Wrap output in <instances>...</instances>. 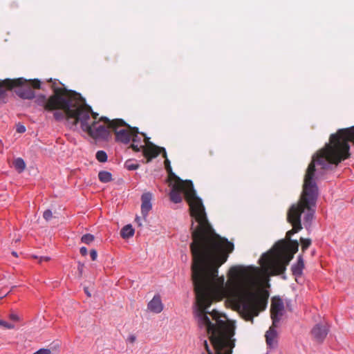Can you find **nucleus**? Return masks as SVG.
<instances>
[{"label": "nucleus", "mask_w": 354, "mask_h": 354, "mask_svg": "<svg viewBox=\"0 0 354 354\" xmlns=\"http://www.w3.org/2000/svg\"><path fill=\"white\" fill-rule=\"evenodd\" d=\"M184 196L194 221L191 225L192 242V279L196 301L194 313L198 326L208 335H234V326L226 323V317L213 310H207L215 295L225 288L223 277L218 275V268L234 250V244L217 234L209 224L202 200L197 196L192 181L173 185L169 198L179 203Z\"/></svg>", "instance_id": "nucleus-1"}, {"label": "nucleus", "mask_w": 354, "mask_h": 354, "mask_svg": "<svg viewBox=\"0 0 354 354\" xmlns=\"http://www.w3.org/2000/svg\"><path fill=\"white\" fill-rule=\"evenodd\" d=\"M49 81L52 83L54 94L48 98L41 95L38 99L39 104L43 106L46 111H55L53 116L57 121L67 117L68 120H73V125L80 122L82 130L94 139L108 138L109 130L97 121V113L93 112L90 106L82 105V97L79 93L59 87L56 80L50 79Z\"/></svg>", "instance_id": "nucleus-2"}, {"label": "nucleus", "mask_w": 354, "mask_h": 354, "mask_svg": "<svg viewBox=\"0 0 354 354\" xmlns=\"http://www.w3.org/2000/svg\"><path fill=\"white\" fill-rule=\"evenodd\" d=\"M324 147L318 151L313 156V160L308 165L304 177L303 185V192L299 201L291 205L287 213V220L292 224L293 228L286 233V238L290 241V237L295 233L298 232L302 229L301 219L303 218L304 225L306 227L310 225L315 212L316 201L318 196V188L315 180V163L321 166L324 170L332 169L336 164H331L330 167L324 168L319 163V159L321 158L322 151Z\"/></svg>", "instance_id": "nucleus-3"}, {"label": "nucleus", "mask_w": 354, "mask_h": 354, "mask_svg": "<svg viewBox=\"0 0 354 354\" xmlns=\"http://www.w3.org/2000/svg\"><path fill=\"white\" fill-rule=\"evenodd\" d=\"M229 274L235 280L240 277H245L237 284L234 297L242 317L252 323L253 317L259 314L257 310L259 298L254 292V281L247 274L245 268L243 266H232L230 269Z\"/></svg>", "instance_id": "nucleus-4"}, {"label": "nucleus", "mask_w": 354, "mask_h": 354, "mask_svg": "<svg viewBox=\"0 0 354 354\" xmlns=\"http://www.w3.org/2000/svg\"><path fill=\"white\" fill-rule=\"evenodd\" d=\"M350 142L354 143V126L339 129L337 133L330 135L329 142L326 144L322 151L319 163L324 168H328L331 164L338 165L348 158L350 156Z\"/></svg>", "instance_id": "nucleus-5"}, {"label": "nucleus", "mask_w": 354, "mask_h": 354, "mask_svg": "<svg viewBox=\"0 0 354 354\" xmlns=\"http://www.w3.org/2000/svg\"><path fill=\"white\" fill-rule=\"evenodd\" d=\"M271 318L272 325L266 333V344L270 348H274L277 345V332L276 328L284 313V304L280 298H273L271 304Z\"/></svg>", "instance_id": "nucleus-6"}, {"label": "nucleus", "mask_w": 354, "mask_h": 354, "mask_svg": "<svg viewBox=\"0 0 354 354\" xmlns=\"http://www.w3.org/2000/svg\"><path fill=\"white\" fill-rule=\"evenodd\" d=\"M100 120L104 121L108 124V127L111 129L115 135V140L124 144H128L131 141L132 136V129L129 124H127L121 119L109 120L106 117H102Z\"/></svg>", "instance_id": "nucleus-7"}, {"label": "nucleus", "mask_w": 354, "mask_h": 354, "mask_svg": "<svg viewBox=\"0 0 354 354\" xmlns=\"http://www.w3.org/2000/svg\"><path fill=\"white\" fill-rule=\"evenodd\" d=\"M143 136L145 137V145H143L141 144H137V143H133L131 145V147L135 151H140L141 149L142 151L143 155L145 157L147 158V162H149L152 158H156L158 156V154L160 152H162L163 156L165 158V166L167 167V169L171 170V167L169 165L170 162L167 158V153L165 151V149L163 147H159L155 145H153L152 142H151L149 140V138L146 137L145 134L142 133Z\"/></svg>", "instance_id": "nucleus-8"}, {"label": "nucleus", "mask_w": 354, "mask_h": 354, "mask_svg": "<svg viewBox=\"0 0 354 354\" xmlns=\"http://www.w3.org/2000/svg\"><path fill=\"white\" fill-rule=\"evenodd\" d=\"M25 81L19 85H16L12 88H8V89H12L15 87H19L16 91L17 95L22 99L26 100H32L35 97V92L31 88V87L34 88H41V82L38 80H26L24 79Z\"/></svg>", "instance_id": "nucleus-9"}, {"label": "nucleus", "mask_w": 354, "mask_h": 354, "mask_svg": "<svg viewBox=\"0 0 354 354\" xmlns=\"http://www.w3.org/2000/svg\"><path fill=\"white\" fill-rule=\"evenodd\" d=\"M261 266L271 274H283L286 270V264L272 259L270 255L263 254L259 259Z\"/></svg>", "instance_id": "nucleus-10"}, {"label": "nucleus", "mask_w": 354, "mask_h": 354, "mask_svg": "<svg viewBox=\"0 0 354 354\" xmlns=\"http://www.w3.org/2000/svg\"><path fill=\"white\" fill-rule=\"evenodd\" d=\"M329 331V326L327 324H317L311 330V335L314 341L320 344L326 337Z\"/></svg>", "instance_id": "nucleus-11"}, {"label": "nucleus", "mask_w": 354, "mask_h": 354, "mask_svg": "<svg viewBox=\"0 0 354 354\" xmlns=\"http://www.w3.org/2000/svg\"><path fill=\"white\" fill-rule=\"evenodd\" d=\"M151 199L152 194L149 192L144 193L141 196V213L145 219H146L149 212L152 208Z\"/></svg>", "instance_id": "nucleus-12"}, {"label": "nucleus", "mask_w": 354, "mask_h": 354, "mask_svg": "<svg viewBox=\"0 0 354 354\" xmlns=\"http://www.w3.org/2000/svg\"><path fill=\"white\" fill-rule=\"evenodd\" d=\"M25 80L24 78H18L15 80L6 79L5 80H0V98L5 94L4 88H12L16 85L22 84Z\"/></svg>", "instance_id": "nucleus-13"}, {"label": "nucleus", "mask_w": 354, "mask_h": 354, "mask_svg": "<svg viewBox=\"0 0 354 354\" xmlns=\"http://www.w3.org/2000/svg\"><path fill=\"white\" fill-rule=\"evenodd\" d=\"M148 309L154 313H160L163 310V304L160 295H156L147 305Z\"/></svg>", "instance_id": "nucleus-14"}, {"label": "nucleus", "mask_w": 354, "mask_h": 354, "mask_svg": "<svg viewBox=\"0 0 354 354\" xmlns=\"http://www.w3.org/2000/svg\"><path fill=\"white\" fill-rule=\"evenodd\" d=\"M304 268V263L303 258L301 255L298 257L297 262L292 265L291 267V270L292 274L297 278L301 277L303 272V269Z\"/></svg>", "instance_id": "nucleus-15"}, {"label": "nucleus", "mask_w": 354, "mask_h": 354, "mask_svg": "<svg viewBox=\"0 0 354 354\" xmlns=\"http://www.w3.org/2000/svg\"><path fill=\"white\" fill-rule=\"evenodd\" d=\"M134 234V229L131 225H125L120 231V235L124 239L131 237Z\"/></svg>", "instance_id": "nucleus-16"}, {"label": "nucleus", "mask_w": 354, "mask_h": 354, "mask_svg": "<svg viewBox=\"0 0 354 354\" xmlns=\"http://www.w3.org/2000/svg\"><path fill=\"white\" fill-rule=\"evenodd\" d=\"M99 180L104 183L111 182L112 180V175L106 171H101L98 174Z\"/></svg>", "instance_id": "nucleus-17"}, {"label": "nucleus", "mask_w": 354, "mask_h": 354, "mask_svg": "<svg viewBox=\"0 0 354 354\" xmlns=\"http://www.w3.org/2000/svg\"><path fill=\"white\" fill-rule=\"evenodd\" d=\"M13 165L15 169L19 173L22 172L26 168V163L21 158L15 159L13 162Z\"/></svg>", "instance_id": "nucleus-18"}, {"label": "nucleus", "mask_w": 354, "mask_h": 354, "mask_svg": "<svg viewBox=\"0 0 354 354\" xmlns=\"http://www.w3.org/2000/svg\"><path fill=\"white\" fill-rule=\"evenodd\" d=\"M132 136L131 140L133 141V143L140 144L141 143V138L138 136L139 131L138 129L136 127H133L132 129Z\"/></svg>", "instance_id": "nucleus-19"}, {"label": "nucleus", "mask_w": 354, "mask_h": 354, "mask_svg": "<svg viewBox=\"0 0 354 354\" xmlns=\"http://www.w3.org/2000/svg\"><path fill=\"white\" fill-rule=\"evenodd\" d=\"M96 159L100 162H105L107 160V154L104 151L100 150L95 155Z\"/></svg>", "instance_id": "nucleus-20"}, {"label": "nucleus", "mask_w": 354, "mask_h": 354, "mask_svg": "<svg viewBox=\"0 0 354 354\" xmlns=\"http://www.w3.org/2000/svg\"><path fill=\"white\" fill-rule=\"evenodd\" d=\"M299 243L297 241L290 240L288 244V249L292 254H295L298 251Z\"/></svg>", "instance_id": "nucleus-21"}, {"label": "nucleus", "mask_w": 354, "mask_h": 354, "mask_svg": "<svg viewBox=\"0 0 354 354\" xmlns=\"http://www.w3.org/2000/svg\"><path fill=\"white\" fill-rule=\"evenodd\" d=\"M94 236L91 234H86L81 238V241L85 244L89 245L94 241Z\"/></svg>", "instance_id": "nucleus-22"}, {"label": "nucleus", "mask_w": 354, "mask_h": 354, "mask_svg": "<svg viewBox=\"0 0 354 354\" xmlns=\"http://www.w3.org/2000/svg\"><path fill=\"white\" fill-rule=\"evenodd\" d=\"M125 167L129 171H133L138 168V164L133 163L131 160H128L125 162Z\"/></svg>", "instance_id": "nucleus-23"}, {"label": "nucleus", "mask_w": 354, "mask_h": 354, "mask_svg": "<svg viewBox=\"0 0 354 354\" xmlns=\"http://www.w3.org/2000/svg\"><path fill=\"white\" fill-rule=\"evenodd\" d=\"M276 246L277 247L278 252L281 253L287 248V243L286 241L281 240L278 241L276 244Z\"/></svg>", "instance_id": "nucleus-24"}, {"label": "nucleus", "mask_w": 354, "mask_h": 354, "mask_svg": "<svg viewBox=\"0 0 354 354\" xmlns=\"http://www.w3.org/2000/svg\"><path fill=\"white\" fill-rule=\"evenodd\" d=\"M300 241L303 250H306L311 244V240L308 239L301 238Z\"/></svg>", "instance_id": "nucleus-25"}, {"label": "nucleus", "mask_w": 354, "mask_h": 354, "mask_svg": "<svg viewBox=\"0 0 354 354\" xmlns=\"http://www.w3.org/2000/svg\"><path fill=\"white\" fill-rule=\"evenodd\" d=\"M0 326H3L7 329H13L15 328V325L10 323H8L6 321L0 319Z\"/></svg>", "instance_id": "nucleus-26"}, {"label": "nucleus", "mask_w": 354, "mask_h": 354, "mask_svg": "<svg viewBox=\"0 0 354 354\" xmlns=\"http://www.w3.org/2000/svg\"><path fill=\"white\" fill-rule=\"evenodd\" d=\"M43 217L46 221H49L53 217L52 212L50 209H46L43 214Z\"/></svg>", "instance_id": "nucleus-27"}, {"label": "nucleus", "mask_w": 354, "mask_h": 354, "mask_svg": "<svg viewBox=\"0 0 354 354\" xmlns=\"http://www.w3.org/2000/svg\"><path fill=\"white\" fill-rule=\"evenodd\" d=\"M16 130L17 132L22 133L26 131V127L23 124L19 123L17 124Z\"/></svg>", "instance_id": "nucleus-28"}, {"label": "nucleus", "mask_w": 354, "mask_h": 354, "mask_svg": "<svg viewBox=\"0 0 354 354\" xmlns=\"http://www.w3.org/2000/svg\"><path fill=\"white\" fill-rule=\"evenodd\" d=\"M33 354H50V350L48 348H40Z\"/></svg>", "instance_id": "nucleus-29"}, {"label": "nucleus", "mask_w": 354, "mask_h": 354, "mask_svg": "<svg viewBox=\"0 0 354 354\" xmlns=\"http://www.w3.org/2000/svg\"><path fill=\"white\" fill-rule=\"evenodd\" d=\"M90 256H91V258L92 259V261H95L97 259V251L95 250H91L90 251Z\"/></svg>", "instance_id": "nucleus-30"}, {"label": "nucleus", "mask_w": 354, "mask_h": 354, "mask_svg": "<svg viewBox=\"0 0 354 354\" xmlns=\"http://www.w3.org/2000/svg\"><path fill=\"white\" fill-rule=\"evenodd\" d=\"M9 318L14 322H19L20 320L19 317L15 313H11L9 315Z\"/></svg>", "instance_id": "nucleus-31"}, {"label": "nucleus", "mask_w": 354, "mask_h": 354, "mask_svg": "<svg viewBox=\"0 0 354 354\" xmlns=\"http://www.w3.org/2000/svg\"><path fill=\"white\" fill-rule=\"evenodd\" d=\"M84 267V263H82L81 262H78L77 270H78L79 274H80V276L82 274Z\"/></svg>", "instance_id": "nucleus-32"}, {"label": "nucleus", "mask_w": 354, "mask_h": 354, "mask_svg": "<svg viewBox=\"0 0 354 354\" xmlns=\"http://www.w3.org/2000/svg\"><path fill=\"white\" fill-rule=\"evenodd\" d=\"M80 252L82 256H86L87 254L88 250L86 248L82 247L80 248Z\"/></svg>", "instance_id": "nucleus-33"}, {"label": "nucleus", "mask_w": 354, "mask_h": 354, "mask_svg": "<svg viewBox=\"0 0 354 354\" xmlns=\"http://www.w3.org/2000/svg\"><path fill=\"white\" fill-rule=\"evenodd\" d=\"M136 336L133 335H131L128 337L127 341L130 343H133L136 341Z\"/></svg>", "instance_id": "nucleus-34"}, {"label": "nucleus", "mask_w": 354, "mask_h": 354, "mask_svg": "<svg viewBox=\"0 0 354 354\" xmlns=\"http://www.w3.org/2000/svg\"><path fill=\"white\" fill-rule=\"evenodd\" d=\"M50 259V258L49 257H40L39 258V262L41 263L44 261H48Z\"/></svg>", "instance_id": "nucleus-35"}, {"label": "nucleus", "mask_w": 354, "mask_h": 354, "mask_svg": "<svg viewBox=\"0 0 354 354\" xmlns=\"http://www.w3.org/2000/svg\"><path fill=\"white\" fill-rule=\"evenodd\" d=\"M136 222L138 223V224L139 225H141V223H140V218H139V217H137V218H136Z\"/></svg>", "instance_id": "nucleus-36"}, {"label": "nucleus", "mask_w": 354, "mask_h": 354, "mask_svg": "<svg viewBox=\"0 0 354 354\" xmlns=\"http://www.w3.org/2000/svg\"><path fill=\"white\" fill-rule=\"evenodd\" d=\"M84 290H85L86 294L88 297H91V294L88 292V291L87 288H85V289H84Z\"/></svg>", "instance_id": "nucleus-37"}, {"label": "nucleus", "mask_w": 354, "mask_h": 354, "mask_svg": "<svg viewBox=\"0 0 354 354\" xmlns=\"http://www.w3.org/2000/svg\"><path fill=\"white\" fill-rule=\"evenodd\" d=\"M12 254L13 256L17 257V254L16 252H12Z\"/></svg>", "instance_id": "nucleus-38"}]
</instances>
